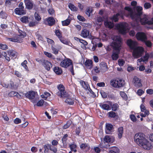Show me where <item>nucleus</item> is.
<instances>
[{
  "label": "nucleus",
  "instance_id": "nucleus-47",
  "mask_svg": "<svg viewBox=\"0 0 153 153\" xmlns=\"http://www.w3.org/2000/svg\"><path fill=\"white\" fill-rule=\"evenodd\" d=\"M120 95L122 98L125 100H126L128 99V97L126 94L124 92L121 91L120 92Z\"/></svg>",
  "mask_w": 153,
  "mask_h": 153
},
{
  "label": "nucleus",
  "instance_id": "nucleus-38",
  "mask_svg": "<svg viewBox=\"0 0 153 153\" xmlns=\"http://www.w3.org/2000/svg\"><path fill=\"white\" fill-rule=\"evenodd\" d=\"M28 17L27 16H25L22 17L20 19V20L22 22L25 24L29 23Z\"/></svg>",
  "mask_w": 153,
  "mask_h": 153
},
{
  "label": "nucleus",
  "instance_id": "nucleus-46",
  "mask_svg": "<svg viewBox=\"0 0 153 153\" xmlns=\"http://www.w3.org/2000/svg\"><path fill=\"white\" fill-rule=\"evenodd\" d=\"M50 144L49 149L50 150L53 151L54 153H56L57 151V149L56 147Z\"/></svg>",
  "mask_w": 153,
  "mask_h": 153
},
{
  "label": "nucleus",
  "instance_id": "nucleus-63",
  "mask_svg": "<svg viewBox=\"0 0 153 153\" xmlns=\"http://www.w3.org/2000/svg\"><path fill=\"white\" fill-rule=\"evenodd\" d=\"M130 117L131 120L133 122H135L137 120L136 117L134 114H132L130 115Z\"/></svg>",
  "mask_w": 153,
  "mask_h": 153
},
{
  "label": "nucleus",
  "instance_id": "nucleus-27",
  "mask_svg": "<svg viewBox=\"0 0 153 153\" xmlns=\"http://www.w3.org/2000/svg\"><path fill=\"white\" fill-rule=\"evenodd\" d=\"M89 31L86 29H83L81 33V36L84 38H86L89 36Z\"/></svg>",
  "mask_w": 153,
  "mask_h": 153
},
{
  "label": "nucleus",
  "instance_id": "nucleus-28",
  "mask_svg": "<svg viewBox=\"0 0 153 153\" xmlns=\"http://www.w3.org/2000/svg\"><path fill=\"white\" fill-rule=\"evenodd\" d=\"M8 95L10 97H16L17 98H20L21 95L18 92L15 91H11L8 94Z\"/></svg>",
  "mask_w": 153,
  "mask_h": 153
},
{
  "label": "nucleus",
  "instance_id": "nucleus-29",
  "mask_svg": "<svg viewBox=\"0 0 153 153\" xmlns=\"http://www.w3.org/2000/svg\"><path fill=\"white\" fill-rule=\"evenodd\" d=\"M53 71L57 75L61 74L62 72V70L61 68L55 66L53 68Z\"/></svg>",
  "mask_w": 153,
  "mask_h": 153
},
{
  "label": "nucleus",
  "instance_id": "nucleus-24",
  "mask_svg": "<svg viewBox=\"0 0 153 153\" xmlns=\"http://www.w3.org/2000/svg\"><path fill=\"white\" fill-rule=\"evenodd\" d=\"M80 147L81 149L82 150L85 149L86 152L89 151L90 149V146L88 143H82L80 145Z\"/></svg>",
  "mask_w": 153,
  "mask_h": 153
},
{
  "label": "nucleus",
  "instance_id": "nucleus-7",
  "mask_svg": "<svg viewBox=\"0 0 153 153\" xmlns=\"http://www.w3.org/2000/svg\"><path fill=\"white\" fill-rule=\"evenodd\" d=\"M133 50L132 55L136 58H138L141 56L144 51V48L142 47H135Z\"/></svg>",
  "mask_w": 153,
  "mask_h": 153
},
{
  "label": "nucleus",
  "instance_id": "nucleus-36",
  "mask_svg": "<svg viewBox=\"0 0 153 153\" xmlns=\"http://www.w3.org/2000/svg\"><path fill=\"white\" fill-rule=\"evenodd\" d=\"M68 7L72 11L76 12L78 10V8L71 3H69L68 4Z\"/></svg>",
  "mask_w": 153,
  "mask_h": 153
},
{
  "label": "nucleus",
  "instance_id": "nucleus-54",
  "mask_svg": "<svg viewBox=\"0 0 153 153\" xmlns=\"http://www.w3.org/2000/svg\"><path fill=\"white\" fill-rule=\"evenodd\" d=\"M88 90L89 91L91 94V96L92 97H96V95L95 93L92 91V90L89 87V88H88Z\"/></svg>",
  "mask_w": 153,
  "mask_h": 153
},
{
  "label": "nucleus",
  "instance_id": "nucleus-21",
  "mask_svg": "<svg viewBox=\"0 0 153 153\" xmlns=\"http://www.w3.org/2000/svg\"><path fill=\"white\" fill-rule=\"evenodd\" d=\"M104 25L105 26L110 29L112 28L114 26V23L113 22L108 21L106 20L104 22Z\"/></svg>",
  "mask_w": 153,
  "mask_h": 153
},
{
  "label": "nucleus",
  "instance_id": "nucleus-11",
  "mask_svg": "<svg viewBox=\"0 0 153 153\" xmlns=\"http://www.w3.org/2000/svg\"><path fill=\"white\" fill-rule=\"evenodd\" d=\"M140 19V22L142 25L148 24L149 25L153 24V22L152 21H149L146 15H144L142 18H138V19Z\"/></svg>",
  "mask_w": 153,
  "mask_h": 153
},
{
  "label": "nucleus",
  "instance_id": "nucleus-41",
  "mask_svg": "<svg viewBox=\"0 0 153 153\" xmlns=\"http://www.w3.org/2000/svg\"><path fill=\"white\" fill-rule=\"evenodd\" d=\"M72 123V121L71 120H68L66 123L64 125L62 128L63 129H66L69 128Z\"/></svg>",
  "mask_w": 153,
  "mask_h": 153
},
{
  "label": "nucleus",
  "instance_id": "nucleus-20",
  "mask_svg": "<svg viewBox=\"0 0 153 153\" xmlns=\"http://www.w3.org/2000/svg\"><path fill=\"white\" fill-rule=\"evenodd\" d=\"M84 65L86 68L91 69L93 67V61L90 59H87L84 63Z\"/></svg>",
  "mask_w": 153,
  "mask_h": 153
},
{
  "label": "nucleus",
  "instance_id": "nucleus-42",
  "mask_svg": "<svg viewBox=\"0 0 153 153\" xmlns=\"http://www.w3.org/2000/svg\"><path fill=\"white\" fill-rule=\"evenodd\" d=\"M6 39L7 40H9V41L14 42H19V40L18 38H16V37H12V38H9V37H6Z\"/></svg>",
  "mask_w": 153,
  "mask_h": 153
},
{
  "label": "nucleus",
  "instance_id": "nucleus-60",
  "mask_svg": "<svg viewBox=\"0 0 153 153\" xmlns=\"http://www.w3.org/2000/svg\"><path fill=\"white\" fill-rule=\"evenodd\" d=\"M14 74L19 78H21L22 76L20 72L16 70L14 71Z\"/></svg>",
  "mask_w": 153,
  "mask_h": 153
},
{
  "label": "nucleus",
  "instance_id": "nucleus-48",
  "mask_svg": "<svg viewBox=\"0 0 153 153\" xmlns=\"http://www.w3.org/2000/svg\"><path fill=\"white\" fill-rule=\"evenodd\" d=\"M27 61L26 60H25L24 61V62L22 63L21 65L24 68L26 69V70L27 71H28L29 70L28 69V67L27 65Z\"/></svg>",
  "mask_w": 153,
  "mask_h": 153
},
{
  "label": "nucleus",
  "instance_id": "nucleus-61",
  "mask_svg": "<svg viewBox=\"0 0 153 153\" xmlns=\"http://www.w3.org/2000/svg\"><path fill=\"white\" fill-rule=\"evenodd\" d=\"M50 144H47L44 146V148L45 149V152H48V151L50 148Z\"/></svg>",
  "mask_w": 153,
  "mask_h": 153
},
{
  "label": "nucleus",
  "instance_id": "nucleus-53",
  "mask_svg": "<svg viewBox=\"0 0 153 153\" xmlns=\"http://www.w3.org/2000/svg\"><path fill=\"white\" fill-rule=\"evenodd\" d=\"M102 97L103 98H106L107 97L108 94L103 91H101L100 92Z\"/></svg>",
  "mask_w": 153,
  "mask_h": 153
},
{
  "label": "nucleus",
  "instance_id": "nucleus-52",
  "mask_svg": "<svg viewBox=\"0 0 153 153\" xmlns=\"http://www.w3.org/2000/svg\"><path fill=\"white\" fill-rule=\"evenodd\" d=\"M125 61L123 59H120L118 60V64L119 66H123L125 64Z\"/></svg>",
  "mask_w": 153,
  "mask_h": 153
},
{
  "label": "nucleus",
  "instance_id": "nucleus-31",
  "mask_svg": "<svg viewBox=\"0 0 153 153\" xmlns=\"http://www.w3.org/2000/svg\"><path fill=\"white\" fill-rule=\"evenodd\" d=\"M80 83L82 87L84 88L85 90H87L88 89V87H89V85L88 83L85 82L84 81L81 80L80 81Z\"/></svg>",
  "mask_w": 153,
  "mask_h": 153
},
{
  "label": "nucleus",
  "instance_id": "nucleus-1",
  "mask_svg": "<svg viewBox=\"0 0 153 153\" xmlns=\"http://www.w3.org/2000/svg\"><path fill=\"white\" fill-rule=\"evenodd\" d=\"M134 142L138 146L145 149L150 150L152 148L150 142L146 139L145 135L143 133H138L134 136Z\"/></svg>",
  "mask_w": 153,
  "mask_h": 153
},
{
  "label": "nucleus",
  "instance_id": "nucleus-26",
  "mask_svg": "<svg viewBox=\"0 0 153 153\" xmlns=\"http://www.w3.org/2000/svg\"><path fill=\"white\" fill-rule=\"evenodd\" d=\"M123 127L121 126L119 127L117 129V133L118 137L119 138L121 139L123 136Z\"/></svg>",
  "mask_w": 153,
  "mask_h": 153
},
{
  "label": "nucleus",
  "instance_id": "nucleus-44",
  "mask_svg": "<svg viewBox=\"0 0 153 153\" xmlns=\"http://www.w3.org/2000/svg\"><path fill=\"white\" fill-rule=\"evenodd\" d=\"M108 114L109 116L111 118H114L118 117L117 114L113 111L109 112Z\"/></svg>",
  "mask_w": 153,
  "mask_h": 153
},
{
  "label": "nucleus",
  "instance_id": "nucleus-17",
  "mask_svg": "<svg viewBox=\"0 0 153 153\" xmlns=\"http://www.w3.org/2000/svg\"><path fill=\"white\" fill-rule=\"evenodd\" d=\"M105 127V132L106 134H110L113 131L114 128L111 124L106 123Z\"/></svg>",
  "mask_w": 153,
  "mask_h": 153
},
{
  "label": "nucleus",
  "instance_id": "nucleus-14",
  "mask_svg": "<svg viewBox=\"0 0 153 153\" xmlns=\"http://www.w3.org/2000/svg\"><path fill=\"white\" fill-rule=\"evenodd\" d=\"M24 2L27 9L30 10L33 7L34 4L32 0H25Z\"/></svg>",
  "mask_w": 153,
  "mask_h": 153
},
{
  "label": "nucleus",
  "instance_id": "nucleus-8",
  "mask_svg": "<svg viewBox=\"0 0 153 153\" xmlns=\"http://www.w3.org/2000/svg\"><path fill=\"white\" fill-rule=\"evenodd\" d=\"M54 32L55 35L62 43L65 45L68 44V42L64 37L62 36V33L59 29L55 30Z\"/></svg>",
  "mask_w": 153,
  "mask_h": 153
},
{
  "label": "nucleus",
  "instance_id": "nucleus-5",
  "mask_svg": "<svg viewBox=\"0 0 153 153\" xmlns=\"http://www.w3.org/2000/svg\"><path fill=\"white\" fill-rule=\"evenodd\" d=\"M110 85L115 88L123 87L125 84V82L122 79L117 78L115 79H112L110 82Z\"/></svg>",
  "mask_w": 153,
  "mask_h": 153
},
{
  "label": "nucleus",
  "instance_id": "nucleus-25",
  "mask_svg": "<svg viewBox=\"0 0 153 153\" xmlns=\"http://www.w3.org/2000/svg\"><path fill=\"white\" fill-rule=\"evenodd\" d=\"M72 20V18L70 16H68L66 19L62 21V25L63 26L68 25L70 24Z\"/></svg>",
  "mask_w": 153,
  "mask_h": 153
},
{
  "label": "nucleus",
  "instance_id": "nucleus-23",
  "mask_svg": "<svg viewBox=\"0 0 153 153\" xmlns=\"http://www.w3.org/2000/svg\"><path fill=\"white\" fill-rule=\"evenodd\" d=\"M150 57L149 54L148 53H146L145 55L143 57L140 59H138L137 60V63H140L142 62H147L149 58Z\"/></svg>",
  "mask_w": 153,
  "mask_h": 153
},
{
  "label": "nucleus",
  "instance_id": "nucleus-9",
  "mask_svg": "<svg viewBox=\"0 0 153 153\" xmlns=\"http://www.w3.org/2000/svg\"><path fill=\"white\" fill-rule=\"evenodd\" d=\"M119 33L122 34H125L126 33V26L125 23H121L118 24L116 26Z\"/></svg>",
  "mask_w": 153,
  "mask_h": 153
},
{
  "label": "nucleus",
  "instance_id": "nucleus-55",
  "mask_svg": "<svg viewBox=\"0 0 153 153\" xmlns=\"http://www.w3.org/2000/svg\"><path fill=\"white\" fill-rule=\"evenodd\" d=\"M47 41L48 44H51L52 45H54L55 42L52 39L49 38H47Z\"/></svg>",
  "mask_w": 153,
  "mask_h": 153
},
{
  "label": "nucleus",
  "instance_id": "nucleus-15",
  "mask_svg": "<svg viewBox=\"0 0 153 153\" xmlns=\"http://www.w3.org/2000/svg\"><path fill=\"white\" fill-rule=\"evenodd\" d=\"M37 94V92L33 91H30L27 92L25 94L26 97L29 99H33L35 97L36 94Z\"/></svg>",
  "mask_w": 153,
  "mask_h": 153
},
{
  "label": "nucleus",
  "instance_id": "nucleus-32",
  "mask_svg": "<svg viewBox=\"0 0 153 153\" xmlns=\"http://www.w3.org/2000/svg\"><path fill=\"white\" fill-rule=\"evenodd\" d=\"M120 16H121V14L119 13H117L116 14H114L112 17L111 18V19L112 20V21L116 22L118 21L119 20L118 17Z\"/></svg>",
  "mask_w": 153,
  "mask_h": 153
},
{
  "label": "nucleus",
  "instance_id": "nucleus-34",
  "mask_svg": "<svg viewBox=\"0 0 153 153\" xmlns=\"http://www.w3.org/2000/svg\"><path fill=\"white\" fill-rule=\"evenodd\" d=\"M100 106L103 110H109L111 109L110 106L107 104L101 103L100 105Z\"/></svg>",
  "mask_w": 153,
  "mask_h": 153
},
{
  "label": "nucleus",
  "instance_id": "nucleus-49",
  "mask_svg": "<svg viewBox=\"0 0 153 153\" xmlns=\"http://www.w3.org/2000/svg\"><path fill=\"white\" fill-rule=\"evenodd\" d=\"M1 116L4 120L7 121L9 120V118L7 116V115L5 114L4 112H3V113H2Z\"/></svg>",
  "mask_w": 153,
  "mask_h": 153
},
{
  "label": "nucleus",
  "instance_id": "nucleus-56",
  "mask_svg": "<svg viewBox=\"0 0 153 153\" xmlns=\"http://www.w3.org/2000/svg\"><path fill=\"white\" fill-rule=\"evenodd\" d=\"M6 14L3 11H1L0 13V18L2 19H4L6 18Z\"/></svg>",
  "mask_w": 153,
  "mask_h": 153
},
{
  "label": "nucleus",
  "instance_id": "nucleus-57",
  "mask_svg": "<svg viewBox=\"0 0 153 153\" xmlns=\"http://www.w3.org/2000/svg\"><path fill=\"white\" fill-rule=\"evenodd\" d=\"M68 137V135L67 134H65L63 137H62V143H65L66 142V141L67 140V137Z\"/></svg>",
  "mask_w": 153,
  "mask_h": 153
},
{
  "label": "nucleus",
  "instance_id": "nucleus-39",
  "mask_svg": "<svg viewBox=\"0 0 153 153\" xmlns=\"http://www.w3.org/2000/svg\"><path fill=\"white\" fill-rule=\"evenodd\" d=\"M93 11V9L91 7H88L86 9L85 13L89 17L91 16V14L92 13Z\"/></svg>",
  "mask_w": 153,
  "mask_h": 153
},
{
  "label": "nucleus",
  "instance_id": "nucleus-37",
  "mask_svg": "<svg viewBox=\"0 0 153 153\" xmlns=\"http://www.w3.org/2000/svg\"><path fill=\"white\" fill-rule=\"evenodd\" d=\"M101 66V67L102 69L104 70L103 72H105L108 71V68L107 65V64L106 63L104 62H102L100 64Z\"/></svg>",
  "mask_w": 153,
  "mask_h": 153
},
{
  "label": "nucleus",
  "instance_id": "nucleus-35",
  "mask_svg": "<svg viewBox=\"0 0 153 153\" xmlns=\"http://www.w3.org/2000/svg\"><path fill=\"white\" fill-rule=\"evenodd\" d=\"M124 9L130 12L129 15L130 16L131 19H133V12L132 9L130 7L126 6L125 7Z\"/></svg>",
  "mask_w": 153,
  "mask_h": 153
},
{
  "label": "nucleus",
  "instance_id": "nucleus-4",
  "mask_svg": "<svg viewBox=\"0 0 153 153\" xmlns=\"http://www.w3.org/2000/svg\"><path fill=\"white\" fill-rule=\"evenodd\" d=\"M60 65L62 67L65 68L71 66V67L69 69V71L71 72L73 75H74V66L71 60L68 58L65 59L61 61Z\"/></svg>",
  "mask_w": 153,
  "mask_h": 153
},
{
  "label": "nucleus",
  "instance_id": "nucleus-19",
  "mask_svg": "<svg viewBox=\"0 0 153 153\" xmlns=\"http://www.w3.org/2000/svg\"><path fill=\"white\" fill-rule=\"evenodd\" d=\"M14 12L16 15H24L26 13L25 10L20 8H16L14 10Z\"/></svg>",
  "mask_w": 153,
  "mask_h": 153
},
{
  "label": "nucleus",
  "instance_id": "nucleus-16",
  "mask_svg": "<svg viewBox=\"0 0 153 153\" xmlns=\"http://www.w3.org/2000/svg\"><path fill=\"white\" fill-rule=\"evenodd\" d=\"M114 140L115 139L114 137L108 135H106L103 138L104 142L108 143H113Z\"/></svg>",
  "mask_w": 153,
  "mask_h": 153
},
{
  "label": "nucleus",
  "instance_id": "nucleus-3",
  "mask_svg": "<svg viewBox=\"0 0 153 153\" xmlns=\"http://www.w3.org/2000/svg\"><path fill=\"white\" fill-rule=\"evenodd\" d=\"M58 91H55V94L60 98H65L69 97V94L65 90V87L62 84L57 85Z\"/></svg>",
  "mask_w": 153,
  "mask_h": 153
},
{
  "label": "nucleus",
  "instance_id": "nucleus-45",
  "mask_svg": "<svg viewBox=\"0 0 153 153\" xmlns=\"http://www.w3.org/2000/svg\"><path fill=\"white\" fill-rule=\"evenodd\" d=\"M7 53L6 52H4L2 53V56L5 58V59L9 62L10 61V56H7Z\"/></svg>",
  "mask_w": 153,
  "mask_h": 153
},
{
  "label": "nucleus",
  "instance_id": "nucleus-58",
  "mask_svg": "<svg viewBox=\"0 0 153 153\" xmlns=\"http://www.w3.org/2000/svg\"><path fill=\"white\" fill-rule=\"evenodd\" d=\"M19 36H22L23 38L25 37L26 36V33L22 31L21 30H19Z\"/></svg>",
  "mask_w": 153,
  "mask_h": 153
},
{
  "label": "nucleus",
  "instance_id": "nucleus-59",
  "mask_svg": "<svg viewBox=\"0 0 153 153\" xmlns=\"http://www.w3.org/2000/svg\"><path fill=\"white\" fill-rule=\"evenodd\" d=\"M77 18L81 22H84L85 20V19L83 16L80 15L77 16Z\"/></svg>",
  "mask_w": 153,
  "mask_h": 153
},
{
  "label": "nucleus",
  "instance_id": "nucleus-12",
  "mask_svg": "<svg viewBox=\"0 0 153 153\" xmlns=\"http://www.w3.org/2000/svg\"><path fill=\"white\" fill-rule=\"evenodd\" d=\"M137 39L142 42H145L147 39V36L145 33L143 32H138L136 35Z\"/></svg>",
  "mask_w": 153,
  "mask_h": 153
},
{
  "label": "nucleus",
  "instance_id": "nucleus-18",
  "mask_svg": "<svg viewBox=\"0 0 153 153\" xmlns=\"http://www.w3.org/2000/svg\"><path fill=\"white\" fill-rule=\"evenodd\" d=\"M127 44L131 49L133 50L136 47V46L137 44V42L131 39H128L127 41Z\"/></svg>",
  "mask_w": 153,
  "mask_h": 153
},
{
  "label": "nucleus",
  "instance_id": "nucleus-64",
  "mask_svg": "<svg viewBox=\"0 0 153 153\" xmlns=\"http://www.w3.org/2000/svg\"><path fill=\"white\" fill-rule=\"evenodd\" d=\"M144 7L146 9H148L151 7V4L149 3H146L144 4Z\"/></svg>",
  "mask_w": 153,
  "mask_h": 153
},
{
  "label": "nucleus",
  "instance_id": "nucleus-2",
  "mask_svg": "<svg viewBox=\"0 0 153 153\" xmlns=\"http://www.w3.org/2000/svg\"><path fill=\"white\" fill-rule=\"evenodd\" d=\"M113 41L112 43V46L114 50L116 51L114 52L111 58L113 60H116L119 58V53L121 49V47L122 44V39L119 36H116L113 39Z\"/></svg>",
  "mask_w": 153,
  "mask_h": 153
},
{
  "label": "nucleus",
  "instance_id": "nucleus-43",
  "mask_svg": "<svg viewBox=\"0 0 153 153\" xmlns=\"http://www.w3.org/2000/svg\"><path fill=\"white\" fill-rule=\"evenodd\" d=\"M65 102L68 104L70 105H73L74 103L73 100L70 98H67L65 100Z\"/></svg>",
  "mask_w": 153,
  "mask_h": 153
},
{
  "label": "nucleus",
  "instance_id": "nucleus-13",
  "mask_svg": "<svg viewBox=\"0 0 153 153\" xmlns=\"http://www.w3.org/2000/svg\"><path fill=\"white\" fill-rule=\"evenodd\" d=\"M45 24L49 26H52L55 24V20L52 16H50L45 19Z\"/></svg>",
  "mask_w": 153,
  "mask_h": 153
},
{
  "label": "nucleus",
  "instance_id": "nucleus-50",
  "mask_svg": "<svg viewBox=\"0 0 153 153\" xmlns=\"http://www.w3.org/2000/svg\"><path fill=\"white\" fill-rule=\"evenodd\" d=\"M51 48L53 53L55 54H58L59 51L54 47V45H52L51 46Z\"/></svg>",
  "mask_w": 153,
  "mask_h": 153
},
{
  "label": "nucleus",
  "instance_id": "nucleus-6",
  "mask_svg": "<svg viewBox=\"0 0 153 153\" xmlns=\"http://www.w3.org/2000/svg\"><path fill=\"white\" fill-rule=\"evenodd\" d=\"M39 62L46 70L48 71L50 70L51 68L53 66L51 62L45 59H40L39 60Z\"/></svg>",
  "mask_w": 153,
  "mask_h": 153
},
{
  "label": "nucleus",
  "instance_id": "nucleus-33",
  "mask_svg": "<svg viewBox=\"0 0 153 153\" xmlns=\"http://www.w3.org/2000/svg\"><path fill=\"white\" fill-rule=\"evenodd\" d=\"M120 150L116 146L113 147L109 150V153H119Z\"/></svg>",
  "mask_w": 153,
  "mask_h": 153
},
{
  "label": "nucleus",
  "instance_id": "nucleus-51",
  "mask_svg": "<svg viewBox=\"0 0 153 153\" xmlns=\"http://www.w3.org/2000/svg\"><path fill=\"white\" fill-rule=\"evenodd\" d=\"M0 48L3 50H6L8 48V47L6 45L0 43Z\"/></svg>",
  "mask_w": 153,
  "mask_h": 153
},
{
  "label": "nucleus",
  "instance_id": "nucleus-62",
  "mask_svg": "<svg viewBox=\"0 0 153 153\" xmlns=\"http://www.w3.org/2000/svg\"><path fill=\"white\" fill-rule=\"evenodd\" d=\"M76 145L75 144H72L69 145V147L71 151L73 149H76Z\"/></svg>",
  "mask_w": 153,
  "mask_h": 153
},
{
  "label": "nucleus",
  "instance_id": "nucleus-30",
  "mask_svg": "<svg viewBox=\"0 0 153 153\" xmlns=\"http://www.w3.org/2000/svg\"><path fill=\"white\" fill-rule=\"evenodd\" d=\"M7 53L8 55L10 56L11 59L16 56L17 54V53L16 51L13 50L8 51Z\"/></svg>",
  "mask_w": 153,
  "mask_h": 153
},
{
  "label": "nucleus",
  "instance_id": "nucleus-40",
  "mask_svg": "<svg viewBox=\"0 0 153 153\" xmlns=\"http://www.w3.org/2000/svg\"><path fill=\"white\" fill-rule=\"evenodd\" d=\"M51 96L50 93L48 92H44V94L41 95V97L45 100H46L48 97Z\"/></svg>",
  "mask_w": 153,
  "mask_h": 153
},
{
  "label": "nucleus",
  "instance_id": "nucleus-22",
  "mask_svg": "<svg viewBox=\"0 0 153 153\" xmlns=\"http://www.w3.org/2000/svg\"><path fill=\"white\" fill-rule=\"evenodd\" d=\"M134 81L135 86L136 87L139 88L142 86L141 80L137 77H134Z\"/></svg>",
  "mask_w": 153,
  "mask_h": 153
},
{
  "label": "nucleus",
  "instance_id": "nucleus-10",
  "mask_svg": "<svg viewBox=\"0 0 153 153\" xmlns=\"http://www.w3.org/2000/svg\"><path fill=\"white\" fill-rule=\"evenodd\" d=\"M143 8L142 7L138 6L136 8V12H133V20H137L138 18H140L142 14Z\"/></svg>",
  "mask_w": 153,
  "mask_h": 153
}]
</instances>
